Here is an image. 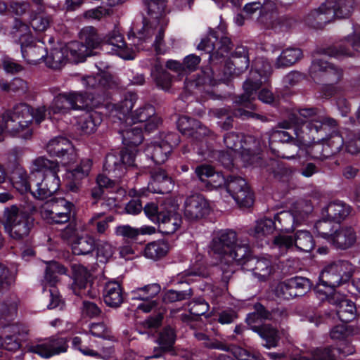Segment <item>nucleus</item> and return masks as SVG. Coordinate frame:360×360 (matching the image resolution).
Returning a JSON list of instances; mask_svg holds the SVG:
<instances>
[{
    "label": "nucleus",
    "instance_id": "f257e3e1",
    "mask_svg": "<svg viewBox=\"0 0 360 360\" xmlns=\"http://www.w3.org/2000/svg\"><path fill=\"white\" fill-rule=\"evenodd\" d=\"M210 250L220 260L219 269L221 281L227 284L235 271V264L242 266L259 281H266L275 272L276 267L271 257H256L252 255L249 244L237 238L232 230L219 232L212 239Z\"/></svg>",
    "mask_w": 360,
    "mask_h": 360
},
{
    "label": "nucleus",
    "instance_id": "f03ea898",
    "mask_svg": "<svg viewBox=\"0 0 360 360\" xmlns=\"http://www.w3.org/2000/svg\"><path fill=\"white\" fill-rule=\"evenodd\" d=\"M34 181L32 195L39 200L51 197L60 187V180L58 176L60 166L57 162L50 160L44 157L34 159L30 167Z\"/></svg>",
    "mask_w": 360,
    "mask_h": 360
},
{
    "label": "nucleus",
    "instance_id": "7ed1b4c3",
    "mask_svg": "<svg viewBox=\"0 0 360 360\" xmlns=\"http://www.w3.org/2000/svg\"><path fill=\"white\" fill-rule=\"evenodd\" d=\"M307 127L312 141L324 142L327 149L325 155H335L343 148L345 141L342 135L336 131L335 120L325 115H318L308 122Z\"/></svg>",
    "mask_w": 360,
    "mask_h": 360
},
{
    "label": "nucleus",
    "instance_id": "20e7f679",
    "mask_svg": "<svg viewBox=\"0 0 360 360\" xmlns=\"http://www.w3.org/2000/svg\"><path fill=\"white\" fill-rule=\"evenodd\" d=\"M0 120H6L7 131L12 136L27 139L32 134L33 109L25 103L15 105L1 114Z\"/></svg>",
    "mask_w": 360,
    "mask_h": 360
},
{
    "label": "nucleus",
    "instance_id": "39448f33",
    "mask_svg": "<svg viewBox=\"0 0 360 360\" xmlns=\"http://www.w3.org/2000/svg\"><path fill=\"white\" fill-rule=\"evenodd\" d=\"M3 219L5 232L15 240H22L28 236L34 226V220L29 213L16 205L5 207Z\"/></svg>",
    "mask_w": 360,
    "mask_h": 360
},
{
    "label": "nucleus",
    "instance_id": "423d86ee",
    "mask_svg": "<svg viewBox=\"0 0 360 360\" xmlns=\"http://www.w3.org/2000/svg\"><path fill=\"white\" fill-rule=\"evenodd\" d=\"M270 75L269 63L262 58L257 59L254 63V70L250 71L248 78L243 84L244 93L236 102L245 108L254 109L251 101L255 98L257 90L267 81Z\"/></svg>",
    "mask_w": 360,
    "mask_h": 360
},
{
    "label": "nucleus",
    "instance_id": "0eeeda50",
    "mask_svg": "<svg viewBox=\"0 0 360 360\" xmlns=\"http://www.w3.org/2000/svg\"><path fill=\"white\" fill-rule=\"evenodd\" d=\"M354 272V266L348 261L337 260L329 262L322 269L318 286H323L330 290L348 282Z\"/></svg>",
    "mask_w": 360,
    "mask_h": 360
},
{
    "label": "nucleus",
    "instance_id": "6e6552de",
    "mask_svg": "<svg viewBox=\"0 0 360 360\" xmlns=\"http://www.w3.org/2000/svg\"><path fill=\"white\" fill-rule=\"evenodd\" d=\"M137 153L136 147L128 146L119 155L109 153L106 155L103 168L111 178H121L127 170L136 166L135 159Z\"/></svg>",
    "mask_w": 360,
    "mask_h": 360
},
{
    "label": "nucleus",
    "instance_id": "1a4fd4ad",
    "mask_svg": "<svg viewBox=\"0 0 360 360\" xmlns=\"http://www.w3.org/2000/svg\"><path fill=\"white\" fill-rule=\"evenodd\" d=\"M312 210L313 207L309 202L302 201L297 203L292 211H283L276 214L274 221L277 224L276 229L288 232L304 222Z\"/></svg>",
    "mask_w": 360,
    "mask_h": 360
},
{
    "label": "nucleus",
    "instance_id": "9d476101",
    "mask_svg": "<svg viewBox=\"0 0 360 360\" xmlns=\"http://www.w3.org/2000/svg\"><path fill=\"white\" fill-rule=\"evenodd\" d=\"M86 94L81 92H69L59 94L56 96L51 102L48 111L50 115L65 114L71 110L83 109L87 105Z\"/></svg>",
    "mask_w": 360,
    "mask_h": 360
},
{
    "label": "nucleus",
    "instance_id": "9b49d317",
    "mask_svg": "<svg viewBox=\"0 0 360 360\" xmlns=\"http://www.w3.org/2000/svg\"><path fill=\"white\" fill-rule=\"evenodd\" d=\"M73 204L65 198L53 199L41 210L43 219L49 224H63L70 221Z\"/></svg>",
    "mask_w": 360,
    "mask_h": 360
},
{
    "label": "nucleus",
    "instance_id": "f8f14e48",
    "mask_svg": "<svg viewBox=\"0 0 360 360\" xmlns=\"http://www.w3.org/2000/svg\"><path fill=\"white\" fill-rule=\"evenodd\" d=\"M68 348L66 338L60 336H52L41 340L36 343L29 345V352L36 354L39 356L49 359L67 352Z\"/></svg>",
    "mask_w": 360,
    "mask_h": 360
},
{
    "label": "nucleus",
    "instance_id": "ddd939ff",
    "mask_svg": "<svg viewBox=\"0 0 360 360\" xmlns=\"http://www.w3.org/2000/svg\"><path fill=\"white\" fill-rule=\"evenodd\" d=\"M179 205L174 199L167 204V208H160V215L158 218L159 231L165 235L175 233L180 227L182 219L178 212Z\"/></svg>",
    "mask_w": 360,
    "mask_h": 360
},
{
    "label": "nucleus",
    "instance_id": "4468645a",
    "mask_svg": "<svg viewBox=\"0 0 360 360\" xmlns=\"http://www.w3.org/2000/svg\"><path fill=\"white\" fill-rule=\"evenodd\" d=\"M72 270L74 278L72 288L75 295L81 297H96L98 292L90 282L91 275L87 269L82 265L75 264L72 265Z\"/></svg>",
    "mask_w": 360,
    "mask_h": 360
},
{
    "label": "nucleus",
    "instance_id": "2eb2a0df",
    "mask_svg": "<svg viewBox=\"0 0 360 360\" xmlns=\"http://www.w3.org/2000/svg\"><path fill=\"white\" fill-rule=\"evenodd\" d=\"M226 189L240 207H249L253 204L252 193L244 179L230 176L227 179Z\"/></svg>",
    "mask_w": 360,
    "mask_h": 360
},
{
    "label": "nucleus",
    "instance_id": "dca6fc26",
    "mask_svg": "<svg viewBox=\"0 0 360 360\" xmlns=\"http://www.w3.org/2000/svg\"><path fill=\"white\" fill-rule=\"evenodd\" d=\"M66 269L58 262L49 263L45 271L44 281L50 285V289H44V293L49 297L50 302L47 305L49 309H54L59 306L60 298L58 290L53 286L58 281V276L65 274Z\"/></svg>",
    "mask_w": 360,
    "mask_h": 360
},
{
    "label": "nucleus",
    "instance_id": "f3484780",
    "mask_svg": "<svg viewBox=\"0 0 360 360\" xmlns=\"http://www.w3.org/2000/svg\"><path fill=\"white\" fill-rule=\"evenodd\" d=\"M47 152L52 156L60 158L64 164H71L76 161L77 153L71 142L63 136H57L46 145Z\"/></svg>",
    "mask_w": 360,
    "mask_h": 360
},
{
    "label": "nucleus",
    "instance_id": "a211bd4d",
    "mask_svg": "<svg viewBox=\"0 0 360 360\" xmlns=\"http://www.w3.org/2000/svg\"><path fill=\"white\" fill-rule=\"evenodd\" d=\"M161 290V287L158 283H151L141 288H136L131 290L132 300L146 301L138 306V309L148 313L157 308L158 303L154 298Z\"/></svg>",
    "mask_w": 360,
    "mask_h": 360
},
{
    "label": "nucleus",
    "instance_id": "6ab92c4d",
    "mask_svg": "<svg viewBox=\"0 0 360 360\" xmlns=\"http://www.w3.org/2000/svg\"><path fill=\"white\" fill-rule=\"evenodd\" d=\"M167 22L153 23V22H144L143 28L138 32V37L140 39H146L155 35V41L153 46L158 54H162L166 51L165 43L164 41L165 26Z\"/></svg>",
    "mask_w": 360,
    "mask_h": 360
},
{
    "label": "nucleus",
    "instance_id": "aec40b11",
    "mask_svg": "<svg viewBox=\"0 0 360 360\" xmlns=\"http://www.w3.org/2000/svg\"><path fill=\"white\" fill-rule=\"evenodd\" d=\"M210 205L207 200L200 194L188 196L184 202V216L190 221H196L207 215Z\"/></svg>",
    "mask_w": 360,
    "mask_h": 360
},
{
    "label": "nucleus",
    "instance_id": "412c9836",
    "mask_svg": "<svg viewBox=\"0 0 360 360\" xmlns=\"http://www.w3.org/2000/svg\"><path fill=\"white\" fill-rule=\"evenodd\" d=\"M244 12L251 16L256 11H259L257 20L267 26H273L274 20L277 18L276 5L271 1H266L262 4L260 2L254 1L246 4L243 8Z\"/></svg>",
    "mask_w": 360,
    "mask_h": 360
},
{
    "label": "nucleus",
    "instance_id": "4be33fe9",
    "mask_svg": "<svg viewBox=\"0 0 360 360\" xmlns=\"http://www.w3.org/2000/svg\"><path fill=\"white\" fill-rule=\"evenodd\" d=\"M104 40V43L101 45L103 49L108 50V46H110L111 51L120 58L127 60L134 58L132 49L126 45L119 30H113L105 36Z\"/></svg>",
    "mask_w": 360,
    "mask_h": 360
},
{
    "label": "nucleus",
    "instance_id": "5701e85b",
    "mask_svg": "<svg viewBox=\"0 0 360 360\" xmlns=\"http://www.w3.org/2000/svg\"><path fill=\"white\" fill-rule=\"evenodd\" d=\"M286 315V311L279 309L271 311L267 310L260 303L254 305V311L248 314L246 322L252 330H258L260 327L266 325L265 321L277 320L278 315Z\"/></svg>",
    "mask_w": 360,
    "mask_h": 360
},
{
    "label": "nucleus",
    "instance_id": "b1692460",
    "mask_svg": "<svg viewBox=\"0 0 360 360\" xmlns=\"http://www.w3.org/2000/svg\"><path fill=\"white\" fill-rule=\"evenodd\" d=\"M0 326L4 328V336H0V347L10 352H15L21 345L20 336L24 335V330L18 324L6 326L3 322Z\"/></svg>",
    "mask_w": 360,
    "mask_h": 360
},
{
    "label": "nucleus",
    "instance_id": "393cba45",
    "mask_svg": "<svg viewBox=\"0 0 360 360\" xmlns=\"http://www.w3.org/2000/svg\"><path fill=\"white\" fill-rule=\"evenodd\" d=\"M353 51H360V31H355L352 36H348L338 44L330 47L328 54L336 58L351 56Z\"/></svg>",
    "mask_w": 360,
    "mask_h": 360
},
{
    "label": "nucleus",
    "instance_id": "a878e982",
    "mask_svg": "<svg viewBox=\"0 0 360 360\" xmlns=\"http://www.w3.org/2000/svg\"><path fill=\"white\" fill-rule=\"evenodd\" d=\"M173 188L172 179L162 168H155L150 172V181L148 190L153 193H169Z\"/></svg>",
    "mask_w": 360,
    "mask_h": 360
},
{
    "label": "nucleus",
    "instance_id": "bb28decb",
    "mask_svg": "<svg viewBox=\"0 0 360 360\" xmlns=\"http://www.w3.org/2000/svg\"><path fill=\"white\" fill-rule=\"evenodd\" d=\"M328 7L330 20L333 18H347L354 12L356 2L354 0H327L326 5Z\"/></svg>",
    "mask_w": 360,
    "mask_h": 360
},
{
    "label": "nucleus",
    "instance_id": "cd10ccee",
    "mask_svg": "<svg viewBox=\"0 0 360 360\" xmlns=\"http://www.w3.org/2000/svg\"><path fill=\"white\" fill-rule=\"evenodd\" d=\"M155 113V109L151 105H145L136 110L131 117H127L126 122L129 124H142V127H144L146 131H150L156 127L154 121H150Z\"/></svg>",
    "mask_w": 360,
    "mask_h": 360
},
{
    "label": "nucleus",
    "instance_id": "c85d7f7f",
    "mask_svg": "<svg viewBox=\"0 0 360 360\" xmlns=\"http://www.w3.org/2000/svg\"><path fill=\"white\" fill-rule=\"evenodd\" d=\"M296 137L291 139L288 142L279 145L276 152H273L277 156L291 160L298 156L300 150L304 146V139L302 136L297 129H295Z\"/></svg>",
    "mask_w": 360,
    "mask_h": 360
},
{
    "label": "nucleus",
    "instance_id": "c756f323",
    "mask_svg": "<svg viewBox=\"0 0 360 360\" xmlns=\"http://www.w3.org/2000/svg\"><path fill=\"white\" fill-rule=\"evenodd\" d=\"M356 240V236L353 228L350 226L335 229L330 243L338 249L346 250L353 246Z\"/></svg>",
    "mask_w": 360,
    "mask_h": 360
},
{
    "label": "nucleus",
    "instance_id": "7c9ffc66",
    "mask_svg": "<svg viewBox=\"0 0 360 360\" xmlns=\"http://www.w3.org/2000/svg\"><path fill=\"white\" fill-rule=\"evenodd\" d=\"M153 226H144L141 228L133 227L129 224H120L115 228V234L127 242L137 240L139 236L155 233Z\"/></svg>",
    "mask_w": 360,
    "mask_h": 360
},
{
    "label": "nucleus",
    "instance_id": "2f4dec72",
    "mask_svg": "<svg viewBox=\"0 0 360 360\" xmlns=\"http://www.w3.org/2000/svg\"><path fill=\"white\" fill-rule=\"evenodd\" d=\"M103 300L106 305L117 308L123 302L122 289L116 281H109L105 284Z\"/></svg>",
    "mask_w": 360,
    "mask_h": 360
},
{
    "label": "nucleus",
    "instance_id": "473e14b6",
    "mask_svg": "<svg viewBox=\"0 0 360 360\" xmlns=\"http://www.w3.org/2000/svg\"><path fill=\"white\" fill-rule=\"evenodd\" d=\"M350 212L351 207L349 205L342 201H335L329 203L322 210V215L328 217L339 224L349 214Z\"/></svg>",
    "mask_w": 360,
    "mask_h": 360
},
{
    "label": "nucleus",
    "instance_id": "72a5a7b5",
    "mask_svg": "<svg viewBox=\"0 0 360 360\" xmlns=\"http://www.w3.org/2000/svg\"><path fill=\"white\" fill-rule=\"evenodd\" d=\"M303 56L302 51L297 47H288L276 58L274 66L276 68H288L298 62Z\"/></svg>",
    "mask_w": 360,
    "mask_h": 360
},
{
    "label": "nucleus",
    "instance_id": "f704fd0d",
    "mask_svg": "<svg viewBox=\"0 0 360 360\" xmlns=\"http://www.w3.org/2000/svg\"><path fill=\"white\" fill-rule=\"evenodd\" d=\"M67 50L65 46L51 49L44 58L46 66L53 70L61 69L68 60Z\"/></svg>",
    "mask_w": 360,
    "mask_h": 360
},
{
    "label": "nucleus",
    "instance_id": "c9c22d12",
    "mask_svg": "<svg viewBox=\"0 0 360 360\" xmlns=\"http://www.w3.org/2000/svg\"><path fill=\"white\" fill-rule=\"evenodd\" d=\"M143 2L149 16L148 22L160 23L162 21L166 22L163 18L166 8L165 0H143Z\"/></svg>",
    "mask_w": 360,
    "mask_h": 360
},
{
    "label": "nucleus",
    "instance_id": "e433bc0d",
    "mask_svg": "<svg viewBox=\"0 0 360 360\" xmlns=\"http://www.w3.org/2000/svg\"><path fill=\"white\" fill-rule=\"evenodd\" d=\"M101 122V117L96 112L86 111L77 120V129L82 133L90 134L94 133Z\"/></svg>",
    "mask_w": 360,
    "mask_h": 360
},
{
    "label": "nucleus",
    "instance_id": "4c0bfd02",
    "mask_svg": "<svg viewBox=\"0 0 360 360\" xmlns=\"http://www.w3.org/2000/svg\"><path fill=\"white\" fill-rule=\"evenodd\" d=\"M150 75L158 88L166 91L169 90L172 83V77L164 69L160 61L157 60L154 63Z\"/></svg>",
    "mask_w": 360,
    "mask_h": 360
},
{
    "label": "nucleus",
    "instance_id": "58836bf2",
    "mask_svg": "<svg viewBox=\"0 0 360 360\" xmlns=\"http://www.w3.org/2000/svg\"><path fill=\"white\" fill-rule=\"evenodd\" d=\"M171 152L170 145L163 144L161 141L150 143L146 148V155L150 156L156 164L164 163Z\"/></svg>",
    "mask_w": 360,
    "mask_h": 360
},
{
    "label": "nucleus",
    "instance_id": "ea45409f",
    "mask_svg": "<svg viewBox=\"0 0 360 360\" xmlns=\"http://www.w3.org/2000/svg\"><path fill=\"white\" fill-rule=\"evenodd\" d=\"M326 1L316 9L311 10L304 18V22L314 27L321 26L330 21Z\"/></svg>",
    "mask_w": 360,
    "mask_h": 360
},
{
    "label": "nucleus",
    "instance_id": "a19ab883",
    "mask_svg": "<svg viewBox=\"0 0 360 360\" xmlns=\"http://www.w3.org/2000/svg\"><path fill=\"white\" fill-rule=\"evenodd\" d=\"M65 47L68 49V60L76 63L82 62L87 56L94 54V51L79 41H72Z\"/></svg>",
    "mask_w": 360,
    "mask_h": 360
},
{
    "label": "nucleus",
    "instance_id": "79ce46f5",
    "mask_svg": "<svg viewBox=\"0 0 360 360\" xmlns=\"http://www.w3.org/2000/svg\"><path fill=\"white\" fill-rule=\"evenodd\" d=\"M142 124H133L129 128L120 129L122 142L127 146L135 147L143 141Z\"/></svg>",
    "mask_w": 360,
    "mask_h": 360
},
{
    "label": "nucleus",
    "instance_id": "37998d69",
    "mask_svg": "<svg viewBox=\"0 0 360 360\" xmlns=\"http://www.w3.org/2000/svg\"><path fill=\"white\" fill-rule=\"evenodd\" d=\"M72 250L75 255H86L91 253L96 248L94 238L86 235L77 236L72 241Z\"/></svg>",
    "mask_w": 360,
    "mask_h": 360
},
{
    "label": "nucleus",
    "instance_id": "c03bdc74",
    "mask_svg": "<svg viewBox=\"0 0 360 360\" xmlns=\"http://www.w3.org/2000/svg\"><path fill=\"white\" fill-rule=\"evenodd\" d=\"M32 41L20 46L22 58L28 63L36 65L44 58L45 50L42 46L32 44Z\"/></svg>",
    "mask_w": 360,
    "mask_h": 360
},
{
    "label": "nucleus",
    "instance_id": "a18cd8bd",
    "mask_svg": "<svg viewBox=\"0 0 360 360\" xmlns=\"http://www.w3.org/2000/svg\"><path fill=\"white\" fill-rule=\"evenodd\" d=\"M31 177L34 179V176L28 177L27 172L21 168H18L13 172L12 177L13 186L20 193H25L27 191L31 192V185L34 184V181H31Z\"/></svg>",
    "mask_w": 360,
    "mask_h": 360
},
{
    "label": "nucleus",
    "instance_id": "49530a36",
    "mask_svg": "<svg viewBox=\"0 0 360 360\" xmlns=\"http://www.w3.org/2000/svg\"><path fill=\"white\" fill-rule=\"evenodd\" d=\"M335 312L342 322L352 321L356 316V307L353 302L341 299L336 303Z\"/></svg>",
    "mask_w": 360,
    "mask_h": 360
},
{
    "label": "nucleus",
    "instance_id": "de8ad7c7",
    "mask_svg": "<svg viewBox=\"0 0 360 360\" xmlns=\"http://www.w3.org/2000/svg\"><path fill=\"white\" fill-rule=\"evenodd\" d=\"M10 34L13 40L20 46L31 41L32 37L29 27L18 19H15L11 27Z\"/></svg>",
    "mask_w": 360,
    "mask_h": 360
},
{
    "label": "nucleus",
    "instance_id": "09e8293b",
    "mask_svg": "<svg viewBox=\"0 0 360 360\" xmlns=\"http://www.w3.org/2000/svg\"><path fill=\"white\" fill-rule=\"evenodd\" d=\"M277 228V224L269 218L261 219L256 221L255 226L250 229L249 234L256 238H262L269 235Z\"/></svg>",
    "mask_w": 360,
    "mask_h": 360
},
{
    "label": "nucleus",
    "instance_id": "8fccbe9b",
    "mask_svg": "<svg viewBox=\"0 0 360 360\" xmlns=\"http://www.w3.org/2000/svg\"><path fill=\"white\" fill-rule=\"evenodd\" d=\"M293 237L295 248L302 252H310L315 243L311 233L306 230L296 231Z\"/></svg>",
    "mask_w": 360,
    "mask_h": 360
},
{
    "label": "nucleus",
    "instance_id": "3c124183",
    "mask_svg": "<svg viewBox=\"0 0 360 360\" xmlns=\"http://www.w3.org/2000/svg\"><path fill=\"white\" fill-rule=\"evenodd\" d=\"M169 251V245L165 240H157L148 243L144 250L146 257L157 260L165 256Z\"/></svg>",
    "mask_w": 360,
    "mask_h": 360
},
{
    "label": "nucleus",
    "instance_id": "603ef678",
    "mask_svg": "<svg viewBox=\"0 0 360 360\" xmlns=\"http://www.w3.org/2000/svg\"><path fill=\"white\" fill-rule=\"evenodd\" d=\"M338 228H339V224L326 216H323V218L315 224V229L318 234L328 243Z\"/></svg>",
    "mask_w": 360,
    "mask_h": 360
},
{
    "label": "nucleus",
    "instance_id": "864d4df0",
    "mask_svg": "<svg viewBox=\"0 0 360 360\" xmlns=\"http://www.w3.org/2000/svg\"><path fill=\"white\" fill-rule=\"evenodd\" d=\"M233 47V44L229 37L224 34H219V37L216 41V48L214 52L209 56V60L214 62L221 58L226 57Z\"/></svg>",
    "mask_w": 360,
    "mask_h": 360
},
{
    "label": "nucleus",
    "instance_id": "5fc2aeb1",
    "mask_svg": "<svg viewBox=\"0 0 360 360\" xmlns=\"http://www.w3.org/2000/svg\"><path fill=\"white\" fill-rule=\"evenodd\" d=\"M79 39L80 42L92 51L101 44L96 30L91 26L85 27L80 31Z\"/></svg>",
    "mask_w": 360,
    "mask_h": 360
},
{
    "label": "nucleus",
    "instance_id": "6e6d98bb",
    "mask_svg": "<svg viewBox=\"0 0 360 360\" xmlns=\"http://www.w3.org/2000/svg\"><path fill=\"white\" fill-rule=\"evenodd\" d=\"M232 64L235 66L234 70L240 73L247 70L250 64L248 49L243 46H237L232 54Z\"/></svg>",
    "mask_w": 360,
    "mask_h": 360
},
{
    "label": "nucleus",
    "instance_id": "4d7b16f0",
    "mask_svg": "<svg viewBox=\"0 0 360 360\" xmlns=\"http://www.w3.org/2000/svg\"><path fill=\"white\" fill-rule=\"evenodd\" d=\"M259 336L266 341L264 345L266 348L275 347L278 340V331L269 324H266L260 327L258 330H255Z\"/></svg>",
    "mask_w": 360,
    "mask_h": 360
},
{
    "label": "nucleus",
    "instance_id": "13d9d810",
    "mask_svg": "<svg viewBox=\"0 0 360 360\" xmlns=\"http://www.w3.org/2000/svg\"><path fill=\"white\" fill-rule=\"evenodd\" d=\"M288 280L294 297L304 295L311 288L310 281L304 277L296 276Z\"/></svg>",
    "mask_w": 360,
    "mask_h": 360
},
{
    "label": "nucleus",
    "instance_id": "bf43d9fd",
    "mask_svg": "<svg viewBox=\"0 0 360 360\" xmlns=\"http://www.w3.org/2000/svg\"><path fill=\"white\" fill-rule=\"evenodd\" d=\"M266 135L268 136L269 146L273 152H276L278 149L275 146L276 143H280L281 145L293 138L288 131L277 129L271 130Z\"/></svg>",
    "mask_w": 360,
    "mask_h": 360
},
{
    "label": "nucleus",
    "instance_id": "052dcab7",
    "mask_svg": "<svg viewBox=\"0 0 360 360\" xmlns=\"http://www.w3.org/2000/svg\"><path fill=\"white\" fill-rule=\"evenodd\" d=\"M219 37V33L218 31H210L208 36L202 39L200 44L197 46V49L205 51L210 56L215 51L216 41Z\"/></svg>",
    "mask_w": 360,
    "mask_h": 360
},
{
    "label": "nucleus",
    "instance_id": "680f3d73",
    "mask_svg": "<svg viewBox=\"0 0 360 360\" xmlns=\"http://www.w3.org/2000/svg\"><path fill=\"white\" fill-rule=\"evenodd\" d=\"M174 200L172 198H167L158 205L153 202L147 203L143 207L144 212L151 221L156 223L160 215V208H167V204Z\"/></svg>",
    "mask_w": 360,
    "mask_h": 360
},
{
    "label": "nucleus",
    "instance_id": "e2e57ef3",
    "mask_svg": "<svg viewBox=\"0 0 360 360\" xmlns=\"http://www.w3.org/2000/svg\"><path fill=\"white\" fill-rule=\"evenodd\" d=\"M193 295V291L191 288L182 291L169 290L166 291L162 296L164 303H172L175 302L188 300Z\"/></svg>",
    "mask_w": 360,
    "mask_h": 360
},
{
    "label": "nucleus",
    "instance_id": "0e129e2a",
    "mask_svg": "<svg viewBox=\"0 0 360 360\" xmlns=\"http://www.w3.org/2000/svg\"><path fill=\"white\" fill-rule=\"evenodd\" d=\"M175 336L174 331L172 328H164L160 333L158 340L160 346V350L164 352L171 350L175 341Z\"/></svg>",
    "mask_w": 360,
    "mask_h": 360
},
{
    "label": "nucleus",
    "instance_id": "69168bd1",
    "mask_svg": "<svg viewBox=\"0 0 360 360\" xmlns=\"http://www.w3.org/2000/svg\"><path fill=\"white\" fill-rule=\"evenodd\" d=\"M200 126V122L186 116L180 117L177 121L179 131L186 136H191L193 134L195 127Z\"/></svg>",
    "mask_w": 360,
    "mask_h": 360
},
{
    "label": "nucleus",
    "instance_id": "338daca9",
    "mask_svg": "<svg viewBox=\"0 0 360 360\" xmlns=\"http://www.w3.org/2000/svg\"><path fill=\"white\" fill-rule=\"evenodd\" d=\"M316 115L315 108H303L293 113L290 117V121L294 125L299 127L305 122V119H309Z\"/></svg>",
    "mask_w": 360,
    "mask_h": 360
},
{
    "label": "nucleus",
    "instance_id": "774afa93",
    "mask_svg": "<svg viewBox=\"0 0 360 360\" xmlns=\"http://www.w3.org/2000/svg\"><path fill=\"white\" fill-rule=\"evenodd\" d=\"M330 63L323 59H314L309 68V74L313 79L324 77Z\"/></svg>",
    "mask_w": 360,
    "mask_h": 360
}]
</instances>
